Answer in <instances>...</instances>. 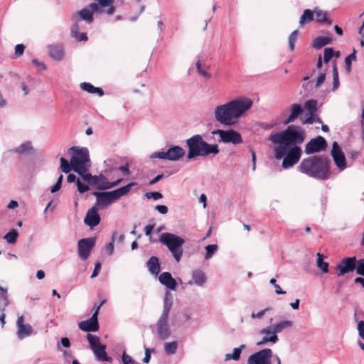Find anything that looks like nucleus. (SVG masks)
<instances>
[{
  "label": "nucleus",
  "mask_w": 364,
  "mask_h": 364,
  "mask_svg": "<svg viewBox=\"0 0 364 364\" xmlns=\"http://www.w3.org/2000/svg\"><path fill=\"white\" fill-rule=\"evenodd\" d=\"M252 106V101L248 97H238L215 109L216 121L226 126L235 124L239 118Z\"/></svg>",
  "instance_id": "f257e3e1"
},
{
  "label": "nucleus",
  "mask_w": 364,
  "mask_h": 364,
  "mask_svg": "<svg viewBox=\"0 0 364 364\" xmlns=\"http://www.w3.org/2000/svg\"><path fill=\"white\" fill-rule=\"evenodd\" d=\"M298 171L317 180L326 181L331 178V161L323 155H314L301 160Z\"/></svg>",
  "instance_id": "f03ea898"
},
{
  "label": "nucleus",
  "mask_w": 364,
  "mask_h": 364,
  "mask_svg": "<svg viewBox=\"0 0 364 364\" xmlns=\"http://www.w3.org/2000/svg\"><path fill=\"white\" fill-rule=\"evenodd\" d=\"M305 136V132L301 127L290 125L284 131L272 134L270 140L275 144L294 146L303 143Z\"/></svg>",
  "instance_id": "7ed1b4c3"
},
{
  "label": "nucleus",
  "mask_w": 364,
  "mask_h": 364,
  "mask_svg": "<svg viewBox=\"0 0 364 364\" xmlns=\"http://www.w3.org/2000/svg\"><path fill=\"white\" fill-rule=\"evenodd\" d=\"M188 147V158L193 159L198 156H206L209 154L216 155L219 153L217 144H209L203 141L202 136L196 134L186 141Z\"/></svg>",
  "instance_id": "20e7f679"
},
{
  "label": "nucleus",
  "mask_w": 364,
  "mask_h": 364,
  "mask_svg": "<svg viewBox=\"0 0 364 364\" xmlns=\"http://www.w3.org/2000/svg\"><path fill=\"white\" fill-rule=\"evenodd\" d=\"M172 303L171 294L168 291L166 292L163 302V311L156 323L157 334L162 340L167 338L171 333L168 325V319Z\"/></svg>",
  "instance_id": "39448f33"
},
{
  "label": "nucleus",
  "mask_w": 364,
  "mask_h": 364,
  "mask_svg": "<svg viewBox=\"0 0 364 364\" xmlns=\"http://www.w3.org/2000/svg\"><path fill=\"white\" fill-rule=\"evenodd\" d=\"M69 152L72 154L70 159L73 170L78 174L85 173L90 161L89 153L86 148L71 147Z\"/></svg>",
  "instance_id": "423d86ee"
},
{
  "label": "nucleus",
  "mask_w": 364,
  "mask_h": 364,
  "mask_svg": "<svg viewBox=\"0 0 364 364\" xmlns=\"http://www.w3.org/2000/svg\"><path fill=\"white\" fill-rule=\"evenodd\" d=\"M273 358V364H282L281 359L277 354L273 355L270 348H265L251 355L247 364H270V358Z\"/></svg>",
  "instance_id": "0eeeda50"
},
{
  "label": "nucleus",
  "mask_w": 364,
  "mask_h": 364,
  "mask_svg": "<svg viewBox=\"0 0 364 364\" xmlns=\"http://www.w3.org/2000/svg\"><path fill=\"white\" fill-rule=\"evenodd\" d=\"M87 339L95 358L100 361L112 362V358L106 352V346L100 342V338L88 333Z\"/></svg>",
  "instance_id": "6e6552de"
},
{
  "label": "nucleus",
  "mask_w": 364,
  "mask_h": 364,
  "mask_svg": "<svg viewBox=\"0 0 364 364\" xmlns=\"http://www.w3.org/2000/svg\"><path fill=\"white\" fill-rule=\"evenodd\" d=\"M261 339L256 343L258 346H263L265 344H275L278 341L279 338L277 332L273 326H267L265 328L261 329L259 332Z\"/></svg>",
  "instance_id": "1a4fd4ad"
},
{
  "label": "nucleus",
  "mask_w": 364,
  "mask_h": 364,
  "mask_svg": "<svg viewBox=\"0 0 364 364\" xmlns=\"http://www.w3.org/2000/svg\"><path fill=\"white\" fill-rule=\"evenodd\" d=\"M159 241L166 245L169 250H176L185 242L182 237L169 232L162 233L159 237Z\"/></svg>",
  "instance_id": "9d476101"
},
{
  "label": "nucleus",
  "mask_w": 364,
  "mask_h": 364,
  "mask_svg": "<svg viewBox=\"0 0 364 364\" xmlns=\"http://www.w3.org/2000/svg\"><path fill=\"white\" fill-rule=\"evenodd\" d=\"M327 147L326 140L321 136L311 139L305 146V153L312 154L325 151Z\"/></svg>",
  "instance_id": "9b49d317"
},
{
  "label": "nucleus",
  "mask_w": 364,
  "mask_h": 364,
  "mask_svg": "<svg viewBox=\"0 0 364 364\" xmlns=\"http://www.w3.org/2000/svg\"><path fill=\"white\" fill-rule=\"evenodd\" d=\"M302 154L301 149L298 146L290 148L283 159L282 167L288 168L297 164Z\"/></svg>",
  "instance_id": "f8f14e48"
},
{
  "label": "nucleus",
  "mask_w": 364,
  "mask_h": 364,
  "mask_svg": "<svg viewBox=\"0 0 364 364\" xmlns=\"http://www.w3.org/2000/svg\"><path fill=\"white\" fill-rule=\"evenodd\" d=\"M213 133L220 136V141L224 143H232L239 144L242 142L241 134L234 129L221 130L218 129Z\"/></svg>",
  "instance_id": "ddd939ff"
},
{
  "label": "nucleus",
  "mask_w": 364,
  "mask_h": 364,
  "mask_svg": "<svg viewBox=\"0 0 364 364\" xmlns=\"http://www.w3.org/2000/svg\"><path fill=\"white\" fill-rule=\"evenodd\" d=\"M357 267V259L355 257H346L342 259L336 267L338 277L352 272Z\"/></svg>",
  "instance_id": "4468645a"
},
{
  "label": "nucleus",
  "mask_w": 364,
  "mask_h": 364,
  "mask_svg": "<svg viewBox=\"0 0 364 364\" xmlns=\"http://www.w3.org/2000/svg\"><path fill=\"white\" fill-rule=\"evenodd\" d=\"M331 156L336 166L339 170L343 171L346 168L345 155L336 141H334L332 144Z\"/></svg>",
  "instance_id": "2eb2a0df"
},
{
  "label": "nucleus",
  "mask_w": 364,
  "mask_h": 364,
  "mask_svg": "<svg viewBox=\"0 0 364 364\" xmlns=\"http://www.w3.org/2000/svg\"><path fill=\"white\" fill-rule=\"evenodd\" d=\"M122 181V179L119 178L115 181L109 182L104 175L100 174L99 176H94L92 186L98 190H106L117 186Z\"/></svg>",
  "instance_id": "dca6fc26"
},
{
  "label": "nucleus",
  "mask_w": 364,
  "mask_h": 364,
  "mask_svg": "<svg viewBox=\"0 0 364 364\" xmlns=\"http://www.w3.org/2000/svg\"><path fill=\"white\" fill-rule=\"evenodd\" d=\"M100 305L98 306L92 314V317L87 320L81 321L79 323V328L86 332H96L99 329V324L97 321V316Z\"/></svg>",
  "instance_id": "f3484780"
},
{
  "label": "nucleus",
  "mask_w": 364,
  "mask_h": 364,
  "mask_svg": "<svg viewBox=\"0 0 364 364\" xmlns=\"http://www.w3.org/2000/svg\"><path fill=\"white\" fill-rule=\"evenodd\" d=\"M24 318L20 316L17 318L16 326L18 328L17 336L19 339H23L31 335L33 332L32 327L28 323H24Z\"/></svg>",
  "instance_id": "a211bd4d"
},
{
  "label": "nucleus",
  "mask_w": 364,
  "mask_h": 364,
  "mask_svg": "<svg viewBox=\"0 0 364 364\" xmlns=\"http://www.w3.org/2000/svg\"><path fill=\"white\" fill-rule=\"evenodd\" d=\"M136 184L137 183L136 182H131L123 187L112 191H108L107 193L113 203L120 198L122 196L127 195L130 191L131 188Z\"/></svg>",
  "instance_id": "6ab92c4d"
},
{
  "label": "nucleus",
  "mask_w": 364,
  "mask_h": 364,
  "mask_svg": "<svg viewBox=\"0 0 364 364\" xmlns=\"http://www.w3.org/2000/svg\"><path fill=\"white\" fill-rule=\"evenodd\" d=\"M136 184L137 183L136 182H131L123 187L112 191H108L107 193L113 203L120 198L122 196L127 195L130 191L131 188Z\"/></svg>",
  "instance_id": "aec40b11"
},
{
  "label": "nucleus",
  "mask_w": 364,
  "mask_h": 364,
  "mask_svg": "<svg viewBox=\"0 0 364 364\" xmlns=\"http://www.w3.org/2000/svg\"><path fill=\"white\" fill-rule=\"evenodd\" d=\"M207 282V277L205 274L201 270H194L191 273V279L188 282L189 285H195L202 287Z\"/></svg>",
  "instance_id": "412c9836"
},
{
  "label": "nucleus",
  "mask_w": 364,
  "mask_h": 364,
  "mask_svg": "<svg viewBox=\"0 0 364 364\" xmlns=\"http://www.w3.org/2000/svg\"><path fill=\"white\" fill-rule=\"evenodd\" d=\"M159 281L166 288L175 291L177 288V280L169 272H165L159 276Z\"/></svg>",
  "instance_id": "4be33fe9"
},
{
  "label": "nucleus",
  "mask_w": 364,
  "mask_h": 364,
  "mask_svg": "<svg viewBox=\"0 0 364 364\" xmlns=\"http://www.w3.org/2000/svg\"><path fill=\"white\" fill-rule=\"evenodd\" d=\"M84 222L91 228L95 227L100 223V217L97 213V208L95 206L87 211Z\"/></svg>",
  "instance_id": "5701e85b"
},
{
  "label": "nucleus",
  "mask_w": 364,
  "mask_h": 364,
  "mask_svg": "<svg viewBox=\"0 0 364 364\" xmlns=\"http://www.w3.org/2000/svg\"><path fill=\"white\" fill-rule=\"evenodd\" d=\"M92 194L96 196V205L101 208H105L112 203L107 192H93Z\"/></svg>",
  "instance_id": "b1692460"
},
{
  "label": "nucleus",
  "mask_w": 364,
  "mask_h": 364,
  "mask_svg": "<svg viewBox=\"0 0 364 364\" xmlns=\"http://www.w3.org/2000/svg\"><path fill=\"white\" fill-rule=\"evenodd\" d=\"M291 113L284 124H287L295 121V119L303 112V108L299 104H293L290 106Z\"/></svg>",
  "instance_id": "393cba45"
},
{
  "label": "nucleus",
  "mask_w": 364,
  "mask_h": 364,
  "mask_svg": "<svg viewBox=\"0 0 364 364\" xmlns=\"http://www.w3.org/2000/svg\"><path fill=\"white\" fill-rule=\"evenodd\" d=\"M185 154V151L183 148L175 146L168 149L167 155L168 160L170 161H178L182 158Z\"/></svg>",
  "instance_id": "a878e982"
},
{
  "label": "nucleus",
  "mask_w": 364,
  "mask_h": 364,
  "mask_svg": "<svg viewBox=\"0 0 364 364\" xmlns=\"http://www.w3.org/2000/svg\"><path fill=\"white\" fill-rule=\"evenodd\" d=\"M294 321L291 319H284L282 320L274 325H273L274 328L277 331V333H281L282 331L286 329H291L294 327Z\"/></svg>",
  "instance_id": "bb28decb"
},
{
  "label": "nucleus",
  "mask_w": 364,
  "mask_h": 364,
  "mask_svg": "<svg viewBox=\"0 0 364 364\" xmlns=\"http://www.w3.org/2000/svg\"><path fill=\"white\" fill-rule=\"evenodd\" d=\"M71 35L77 41H87V36L86 33H80V23L79 22L75 23L71 27Z\"/></svg>",
  "instance_id": "cd10ccee"
},
{
  "label": "nucleus",
  "mask_w": 364,
  "mask_h": 364,
  "mask_svg": "<svg viewBox=\"0 0 364 364\" xmlns=\"http://www.w3.org/2000/svg\"><path fill=\"white\" fill-rule=\"evenodd\" d=\"M95 244V238H83L78 241V250H91Z\"/></svg>",
  "instance_id": "c85d7f7f"
},
{
  "label": "nucleus",
  "mask_w": 364,
  "mask_h": 364,
  "mask_svg": "<svg viewBox=\"0 0 364 364\" xmlns=\"http://www.w3.org/2000/svg\"><path fill=\"white\" fill-rule=\"evenodd\" d=\"M147 267L150 273L156 277L160 272V264L158 258L151 257L147 262Z\"/></svg>",
  "instance_id": "c756f323"
},
{
  "label": "nucleus",
  "mask_w": 364,
  "mask_h": 364,
  "mask_svg": "<svg viewBox=\"0 0 364 364\" xmlns=\"http://www.w3.org/2000/svg\"><path fill=\"white\" fill-rule=\"evenodd\" d=\"M316 16V21L320 23H325L328 25H331L332 21L328 18V14L326 11H323L322 10L315 8L314 9V16Z\"/></svg>",
  "instance_id": "7c9ffc66"
},
{
  "label": "nucleus",
  "mask_w": 364,
  "mask_h": 364,
  "mask_svg": "<svg viewBox=\"0 0 364 364\" xmlns=\"http://www.w3.org/2000/svg\"><path fill=\"white\" fill-rule=\"evenodd\" d=\"M80 88L90 94H97L100 97L104 95V91L101 87H95L89 82H82Z\"/></svg>",
  "instance_id": "2f4dec72"
},
{
  "label": "nucleus",
  "mask_w": 364,
  "mask_h": 364,
  "mask_svg": "<svg viewBox=\"0 0 364 364\" xmlns=\"http://www.w3.org/2000/svg\"><path fill=\"white\" fill-rule=\"evenodd\" d=\"M314 21V11L305 9L299 18V26L303 27Z\"/></svg>",
  "instance_id": "473e14b6"
},
{
  "label": "nucleus",
  "mask_w": 364,
  "mask_h": 364,
  "mask_svg": "<svg viewBox=\"0 0 364 364\" xmlns=\"http://www.w3.org/2000/svg\"><path fill=\"white\" fill-rule=\"evenodd\" d=\"M332 38L329 36H318L313 42V47L319 49L326 45L331 43Z\"/></svg>",
  "instance_id": "72a5a7b5"
},
{
  "label": "nucleus",
  "mask_w": 364,
  "mask_h": 364,
  "mask_svg": "<svg viewBox=\"0 0 364 364\" xmlns=\"http://www.w3.org/2000/svg\"><path fill=\"white\" fill-rule=\"evenodd\" d=\"M246 348L245 345L242 344L237 348H235L232 353H228L225 356V360H238L240 358L242 350Z\"/></svg>",
  "instance_id": "f704fd0d"
},
{
  "label": "nucleus",
  "mask_w": 364,
  "mask_h": 364,
  "mask_svg": "<svg viewBox=\"0 0 364 364\" xmlns=\"http://www.w3.org/2000/svg\"><path fill=\"white\" fill-rule=\"evenodd\" d=\"M49 55L55 60H60L64 55L63 50L58 46H52L49 47Z\"/></svg>",
  "instance_id": "c9c22d12"
},
{
  "label": "nucleus",
  "mask_w": 364,
  "mask_h": 364,
  "mask_svg": "<svg viewBox=\"0 0 364 364\" xmlns=\"http://www.w3.org/2000/svg\"><path fill=\"white\" fill-rule=\"evenodd\" d=\"M316 266L321 271L326 274L328 272V263L324 261V255H321L319 252L316 254Z\"/></svg>",
  "instance_id": "e433bc0d"
},
{
  "label": "nucleus",
  "mask_w": 364,
  "mask_h": 364,
  "mask_svg": "<svg viewBox=\"0 0 364 364\" xmlns=\"http://www.w3.org/2000/svg\"><path fill=\"white\" fill-rule=\"evenodd\" d=\"M196 69L198 75H200L203 78L208 80L210 78V74L208 71V67L205 64H202L201 62L198 60L196 64Z\"/></svg>",
  "instance_id": "4c0bfd02"
},
{
  "label": "nucleus",
  "mask_w": 364,
  "mask_h": 364,
  "mask_svg": "<svg viewBox=\"0 0 364 364\" xmlns=\"http://www.w3.org/2000/svg\"><path fill=\"white\" fill-rule=\"evenodd\" d=\"M318 102L316 100H309L304 103V108L309 112V115L315 114L317 111Z\"/></svg>",
  "instance_id": "58836bf2"
},
{
  "label": "nucleus",
  "mask_w": 364,
  "mask_h": 364,
  "mask_svg": "<svg viewBox=\"0 0 364 364\" xmlns=\"http://www.w3.org/2000/svg\"><path fill=\"white\" fill-rule=\"evenodd\" d=\"M288 146L280 145L274 149V156L277 159H281L287 154V147Z\"/></svg>",
  "instance_id": "ea45409f"
},
{
  "label": "nucleus",
  "mask_w": 364,
  "mask_h": 364,
  "mask_svg": "<svg viewBox=\"0 0 364 364\" xmlns=\"http://www.w3.org/2000/svg\"><path fill=\"white\" fill-rule=\"evenodd\" d=\"M299 36V31L294 30L289 36V47L291 51L294 49L295 43Z\"/></svg>",
  "instance_id": "a19ab883"
},
{
  "label": "nucleus",
  "mask_w": 364,
  "mask_h": 364,
  "mask_svg": "<svg viewBox=\"0 0 364 364\" xmlns=\"http://www.w3.org/2000/svg\"><path fill=\"white\" fill-rule=\"evenodd\" d=\"M356 60V55H355V50L353 49V52L348 55L345 58V63H346V70L348 73H350L351 72V61Z\"/></svg>",
  "instance_id": "79ce46f5"
},
{
  "label": "nucleus",
  "mask_w": 364,
  "mask_h": 364,
  "mask_svg": "<svg viewBox=\"0 0 364 364\" xmlns=\"http://www.w3.org/2000/svg\"><path fill=\"white\" fill-rule=\"evenodd\" d=\"M333 90H336L338 89L339 86V79H338V71L336 65V63L334 62L333 65Z\"/></svg>",
  "instance_id": "37998d69"
},
{
  "label": "nucleus",
  "mask_w": 364,
  "mask_h": 364,
  "mask_svg": "<svg viewBox=\"0 0 364 364\" xmlns=\"http://www.w3.org/2000/svg\"><path fill=\"white\" fill-rule=\"evenodd\" d=\"M177 348V343L176 342H170L166 343L164 345V350L165 353L168 355H171L176 353Z\"/></svg>",
  "instance_id": "c03bdc74"
},
{
  "label": "nucleus",
  "mask_w": 364,
  "mask_h": 364,
  "mask_svg": "<svg viewBox=\"0 0 364 364\" xmlns=\"http://www.w3.org/2000/svg\"><path fill=\"white\" fill-rule=\"evenodd\" d=\"M18 235V232L16 230L13 229L5 235L4 239L9 243H14L16 241Z\"/></svg>",
  "instance_id": "a18cd8bd"
},
{
  "label": "nucleus",
  "mask_w": 364,
  "mask_h": 364,
  "mask_svg": "<svg viewBox=\"0 0 364 364\" xmlns=\"http://www.w3.org/2000/svg\"><path fill=\"white\" fill-rule=\"evenodd\" d=\"M60 169L64 173H69L72 169L71 162L69 163L65 158H60Z\"/></svg>",
  "instance_id": "49530a36"
},
{
  "label": "nucleus",
  "mask_w": 364,
  "mask_h": 364,
  "mask_svg": "<svg viewBox=\"0 0 364 364\" xmlns=\"http://www.w3.org/2000/svg\"><path fill=\"white\" fill-rule=\"evenodd\" d=\"M32 149V145L30 141H27L24 144H22L17 148H16L15 151L18 154H23L25 152H28V151Z\"/></svg>",
  "instance_id": "de8ad7c7"
},
{
  "label": "nucleus",
  "mask_w": 364,
  "mask_h": 364,
  "mask_svg": "<svg viewBox=\"0 0 364 364\" xmlns=\"http://www.w3.org/2000/svg\"><path fill=\"white\" fill-rule=\"evenodd\" d=\"M7 292L8 289L0 285V300L3 301L4 307L9 304Z\"/></svg>",
  "instance_id": "09e8293b"
},
{
  "label": "nucleus",
  "mask_w": 364,
  "mask_h": 364,
  "mask_svg": "<svg viewBox=\"0 0 364 364\" xmlns=\"http://www.w3.org/2000/svg\"><path fill=\"white\" fill-rule=\"evenodd\" d=\"M314 122L322 123V120L316 115V112L312 114V115H309V117L303 122L304 124H311Z\"/></svg>",
  "instance_id": "8fccbe9b"
},
{
  "label": "nucleus",
  "mask_w": 364,
  "mask_h": 364,
  "mask_svg": "<svg viewBox=\"0 0 364 364\" xmlns=\"http://www.w3.org/2000/svg\"><path fill=\"white\" fill-rule=\"evenodd\" d=\"M333 55V49L332 48H326L323 52V61L325 63L329 62Z\"/></svg>",
  "instance_id": "3c124183"
},
{
  "label": "nucleus",
  "mask_w": 364,
  "mask_h": 364,
  "mask_svg": "<svg viewBox=\"0 0 364 364\" xmlns=\"http://www.w3.org/2000/svg\"><path fill=\"white\" fill-rule=\"evenodd\" d=\"M356 273L364 277V259L357 260Z\"/></svg>",
  "instance_id": "603ef678"
},
{
  "label": "nucleus",
  "mask_w": 364,
  "mask_h": 364,
  "mask_svg": "<svg viewBox=\"0 0 364 364\" xmlns=\"http://www.w3.org/2000/svg\"><path fill=\"white\" fill-rule=\"evenodd\" d=\"M271 310V308L270 307H266L265 309L258 311L257 313H255V312H252L251 314V318H262L264 315L266 314V312L269 311Z\"/></svg>",
  "instance_id": "864d4df0"
},
{
  "label": "nucleus",
  "mask_w": 364,
  "mask_h": 364,
  "mask_svg": "<svg viewBox=\"0 0 364 364\" xmlns=\"http://www.w3.org/2000/svg\"><path fill=\"white\" fill-rule=\"evenodd\" d=\"M356 328L359 336L364 341V321H358Z\"/></svg>",
  "instance_id": "5fc2aeb1"
},
{
  "label": "nucleus",
  "mask_w": 364,
  "mask_h": 364,
  "mask_svg": "<svg viewBox=\"0 0 364 364\" xmlns=\"http://www.w3.org/2000/svg\"><path fill=\"white\" fill-rule=\"evenodd\" d=\"M122 360L123 364H136L135 360L131 356L126 354L125 352L122 354Z\"/></svg>",
  "instance_id": "6e6d98bb"
},
{
  "label": "nucleus",
  "mask_w": 364,
  "mask_h": 364,
  "mask_svg": "<svg viewBox=\"0 0 364 364\" xmlns=\"http://www.w3.org/2000/svg\"><path fill=\"white\" fill-rule=\"evenodd\" d=\"M76 185L77 187V190L80 193H83L89 190L88 186L81 183L79 178H77L76 181Z\"/></svg>",
  "instance_id": "4d7b16f0"
},
{
  "label": "nucleus",
  "mask_w": 364,
  "mask_h": 364,
  "mask_svg": "<svg viewBox=\"0 0 364 364\" xmlns=\"http://www.w3.org/2000/svg\"><path fill=\"white\" fill-rule=\"evenodd\" d=\"M63 178V176L60 175L59 176L57 182L55 183V184L50 189L51 193H53L60 190V188H61V186H62Z\"/></svg>",
  "instance_id": "13d9d810"
},
{
  "label": "nucleus",
  "mask_w": 364,
  "mask_h": 364,
  "mask_svg": "<svg viewBox=\"0 0 364 364\" xmlns=\"http://www.w3.org/2000/svg\"><path fill=\"white\" fill-rule=\"evenodd\" d=\"M146 197L148 199L154 198V200H159L163 198L162 194L160 192H149L146 193Z\"/></svg>",
  "instance_id": "bf43d9fd"
},
{
  "label": "nucleus",
  "mask_w": 364,
  "mask_h": 364,
  "mask_svg": "<svg viewBox=\"0 0 364 364\" xmlns=\"http://www.w3.org/2000/svg\"><path fill=\"white\" fill-rule=\"evenodd\" d=\"M151 157L152 158H159V159H167L168 160V155H167V151H158V152H154L152 155H151Z\"/></svg>",
  "instance_id": "052dcab7"
},
{
  "label": "nucleus",
  "mask_w": 364,
  "mask_h": 364,
  "mask_svg": "<svg viewBox=\"0 0 364 364\" xmlns=\"http://www.w3.org/2000/svg\"><path fill=\"white\" fill-rule=\"evenodd\" d=\"M25 50V46L23 44H18L15 47V55L16 57H19L23 55Z\"/></svg>",
  "instance_id": "680f3d73"
},
{
  "label": "nucleus",
  "mask_w": 364,
  "mask_h": 364,
  "mask_svg": "<svg viewBox=\"0 0 364 364\" xmlns=\"http://www.w3.org/2000/svg\"><path fill=\"white\" fill-rule=\"evenodd\" d=\"M325 80H326V74L321 73L316 79L315 87H320L324 82Z\"/></svg>",
  "instance_id": "e2e57ef3"
},
{
  "label": "nucleus",
  "mask_w": 364,
  "mask_h": 364,
  "mask_svg": "<svg viewBox=\"0 0 364 364\" xmlns=\"http://www.w3.org/2000/svg\"><path fill=\"white\" fill-rule=\"evenodd\" d=\"M80 175L82 176V178L85 181H87L90 185L92 186V182H93L94 176H92L90 173H86V172Z\"/></svg>",
  "instance_id": "0e129e2a"
},
{
  "label": "nucleus",
  "mask_w": 364,
  "mask_h": 364,
  "mask_svg": "<svg viewBox=\"0 0 364 364\" xmlns=\"http://www.w3.org/2000/svg\"><path fill=\"white\" fill-rule=\"evenodd\" d=\"M101 269V263L100 262H97L95 265L94 270L92 272V274L91 275V278H94L97 277Z\"/></svg>",
  "instance_id": "69168bd1"
},
{
  "label": "nucleus",
  "mask_w": 364,
  "mask_h": 364,
  "mask_svg": "<svg viewBox=\"0 0 364 364\" xmlns=\"http://www.w3.org/2000/svg\"><path fill=\"white\" fill-rule=\"evenodd\" d=\"M117 235L116 232H114L112 235V240L115 243H122L124 242V235H120L118 237H117Z\"/></svg>",
  "instance_id": "338daca9"
},
{
  "label": "nucleus",
  "mask_w": 364,
  "mask_h": 364,
  "mask_svg": "<svg viewBox=\"0 0 364 364\" xmlns=\"http://www.w3.org/2000/svg\"><path fill=\"white\" fill-rule=\"evenodd\" d=\"M155 209L161 214H166L168 213V208L164 205H157Z\"/></svg>",
  "instance_id": "774afa93"
}]
</instances>
